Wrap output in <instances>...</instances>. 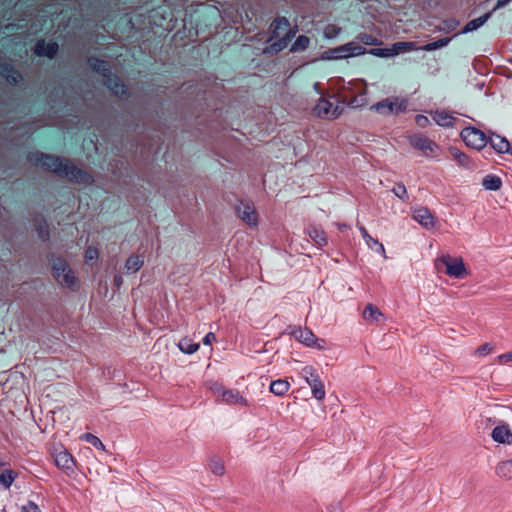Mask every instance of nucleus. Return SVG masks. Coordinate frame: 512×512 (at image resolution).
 Masks as SVG:
<instances>
[{
	"mask_svg": "<svg viewBox=\"0 0 512 512\" xmlns=\"http://www.w3.org/2000/svg\"><path fill=\"white\" fill-rule=\"evenodd\" d=\"M209 389L213 392V394L220 400L223 396V392H225V388L222 387L218 383H211L209 385Z\"/></svg>",
	"mask_w": 512,
	"mask_h": 512,
	"instance_id": "c03bdc74",
	"label": "nucleus"
},
{
	"mask_svg": "<svg viewBox=\"0 0 512 512\" xmlns=\"http://www.w3.org/2000/svg\"><path fill=\"white\" fill-rule=\"evenodd\" d=\"M360 232H361V235L364 238L367 246H369V247L377 246V252L379 254H381L383 256V258L387 257L386 256L385 248H384L382 243H380L377 239H375L372 236H370L369 233L367 232V230L364 227L360 228Z\"/></svg>",
	"mask_w": 512,
	"mask_h": 512,
	"instance_id": "cd10ccee",
	"label": "nucleus"
},
{
	"mask_svg": "<svg viewBox=\"0 0 512 512\" xmlns=\"http://www.w3.org/2000/svg\"><path fill=\"white\" fill-rule=\"evenodd\" d=\"M452 155L460 164H462V165L468 164V157L464 153L455 150V151H452Z\"/></svg>",
	"mask_w": 512,
	"mask_h": 512,
	"instance_id": "de8ad7c7",
	"label": "nucleus"
},
{
	"mask_svg": "<svg viewBox=\"0 0 512 512\" xmlns=\"http://www.w3.org/2000/svg\"><path fill=\"white\" fill-rule=\"evenodd\" d=\"M98 256H99V252H98V249L95 247L90 246L85 250L84 257H85V261L87 263L96 261L98 259Z\"/></svg>",
	"mask_w": 512,
	"mask_h": 512,
	"instance_id": "79ce46f5",
	"label": "nucleus"
},
{
	"mask_svg": "<svg viewBox=\"0 0 512 512\" xmlns=\"http://www.w3.org/2000/svg\"><path fill=\"white\" fill-rule=\"evenodd\" d=\"M482 185L487 190L497 191L502 186V180L498 176L487 175L483 178Z\"/></svg>",
	"mask_w": 512,
	"mask_h": 512,
	"instance_id": "7c9ffc66",
	"label": "nucleus"
},
{
	"mask_svg": "<svg viewBox=\"0 0 512 512\" xmlns=\"http://www.w3.org/2000/svg\"><path fill=\"white\" fill-rule=\"evenodd\" d=\"M58 49V45L54 42L40 41L35 46V53L39 56H46L52 58Z\"/></svg>",
	"mask_w": 512,
	"mask_h": 512,
	"instance_id": "412c9836",
	"label": "nucleus"
},
{
	"mask_svg": "<svg viewBox=\"0 0 512 512\" xmlns=\"http://www.w3.org/2000/svg\"><path fill=\"white\" fill-rule=\"evenodd\" d=\"M308 235L319 246L325 245L327 243L324 231L317 227H310L308 229Z\"/></svg>",
	"mask_w": 512,
	"mask_h": 512,
	"instance_id": "473e14b6",
	"label": "nucleus"
},
{
	"mask_svg": "<svg viewBox=\"0 0 512 512\" xmlns=\"http://www.w3.org/2000/svg\"><path fill=\"white\" fill-rule=\"evenodd\" d=\"M51 273L53 279L60 287L71 291L79 289L80 280L76 272L63 258L58 257L52 260Z\"/></svg>",
	"mask_w": 512,
	"mask_h": 512,
	"instance_id": "7ed1b4c3",
	"label": "nucleus"
},
{
	"mask_svg": "<svg viewBox=\"0 0 512 512\" xmlns=\"http://www.w3.org/2000/svg\"><path fill=\"white\" fill-rule=\"evenodd\" d=\"M430 115H431L432 119L439 126H442V127H451V126H453V124L455 122V118L450 113H448L447 111H444V110H436V111L430 112Z\"/></svg>",
	"mask_w": 512,
	"mask_h": 512,
	"instance_id": "aec40b11",
	"label": "nucleus"
},
{
	"mask_svg": "<svg viewBox=\"0 0 512 512\" xmlns=\"http://www.w3.org/2000/svg\"><path fill=\"white\" fill-rule=\"evenodd\" d=\"M495 349V345L492 343H483L474 350V356L478 358H484L490 355Z\"/></svg>",
	"mask_w": 512,
	"mask_h": 512,
	"instance_id": "e433bc0d",
	"label": "nucleus"
},
{
	"mask_svg": "<svg viewBox=\"0 0 512 512\" xmlns=\"http://www.w3.org/2000/svg\"><path fill=\"white\" fill-rule=\"evenodd\" d=\"M208 469L216 477H224L226 474V466L224 460L216 455L209 457Z\"/></svg>",
	"mask_w": 512,
	"mask_h": 512,
	"instance_id": "6ab92c4d",
	"label": "nucleus"
},
{
	"mask_svg": "<svg viewBox=\"0 0 512 512\" xmlns=\"http://www.w3.org/2000/svg\"><path fill=\"white\" fill-rule=\"evenodd\" d=\"M393 193L402 200H405L407 198V190L403 184H397L393 188Z\"/></svg>",
	"mask_w": 512,
	"mask_h": 512,
	"instance_id": "37998d69",
	"label": "nucleus"
},
{
	"mask_svg": "<svg viewBox=\"0 0 512 512\" xmlns=\"http://www.w3.org/2000/svg\"><path fill=\"white\" fill-rule=\"evenodd\" d=\"M407 108V100L401 97H388L371 106V110L381 115L398 114Z\"/></svg>",
	"mask_w": 512,
	"mask_h": 512,
	"instance_id": "0eeeda50",
	"label": "nucleus"
},
{
	"mask_svg": "<svg viewBox=\"0 0 512 512\" xmlns=\"http://www.w3.org/2000/svg\"><path fill=\"white\" fill-rule=\"evenodd\" d=\"M106 84L109 89L117 96H122L126 93L125 86L117 77H109Z\"/></svg>",
	"mask_w": 512,
	"mask_h": 512,
	"instance_id": "2f4dec72",
	"label": "nucleus"
},
{
	"mask_svg": "<svg viewBox=\"0 0 512 512\" xmlns=\"http://www.w3.org/2000/svg\"><path fill=\"white\" fill-rule=\"evenodd\" d=\"M331 90L335 91L337 95L342 99L343 102L348 98V93L353 92L354 86H348V82H345L342 78H335L329 81Z\"/></svg>",
	"mask_w": 512,
	"mask_h": 512,
	"instance_id": "f3484780",
	"label": "nucleus"
},
{
	"mask_svg": "<svg viewBox=\"0 0 512 512\" xmlns=\"http://www.w3.org/2000/svg\"><path fill=\"white\" fill-rule=\"evenodd\" d=\"M415 121H416L417 125L421 128L427 127L430 123L429 118L424 115H417L415 117Z\"/></svg>",
	"mask_w": 512,
	"mask_h": 512,
	"instance_id": "09e8293b",
	"label": "nucleus"
},
{
	"mask_svg": "<svg viewBox=\"0 0 512 512\" xmlns=\"http://www.w3.org/2000/svg\"><path fill=\"white\" fill-rule=\"evenodd\" d=\"M511 0H498L497 1V4L495 6V8L493 9V11L499 9V8H502L504 7L505 5H507Z\"/></svg>",
	"mask_w": 512,
	"mask_h": 512,
	"instance_id": "3c124183",
	"label": "nucleus"
},
{
	"mask_svg": "<svg viewBox=\"0 0 512 512\" xmlns=\"http://www.w3.org/2000/svg\"><path fill=\"white\" fill-rule=\"evenodd\" d=\"M291 335L303 345L319 351L326 350L327 342L322 338H318L311 330L296 327L291 331Z\"/></svg>",
	"mask_w": 512,
	"mask_h": 512,
	"instance_id": "6e6552de",
	"label": "nucleus"
},
{
	"mask_svg": "<svg viewBox=\"0 0 512 512\" xmlns=\"http://www.w3.org/2000/svg\"><path fill=\"white\" fill-rule=\"evenodd\" d=\"M492 12H488L476 19H473L471 21H469L465 27L463 28V31L462 33H468V32H472V31H475L477 30L478 28H480L481 26H483L487 21L488 19L491 17L492 15Z\"/></svg>",
	"mask_w": 512,
	"mask_h": 512,
	"instance_id": "bb28decb",
	"label": "nucleus"
},
{
	"mask_svg": "<svg viewBox=\"0 0 512 512\" xmlns=\"http://www.w3.org/2000/svg\"><path fill=\"white\" fill-rule=\"evenodd\" d=\"M236 212L238 217L250 228H256L258 226V213L255 206L252 203H240Z\"/></svg>",
	"mask_w": 512,
	"mask_h": 512,
	"instance_id": "ddd939ff",
	"label": "nucleus"
},
{
	"mask_svg": "<svg viewBox=\"0 0 512 512\" xmlns=\"http://www.w3.org/2000/svg\"><path fill=\"white\" fill-rule=\"evenodd\" d=\"M354 41L358 42L363 47L365 45L376 46V45H380V43H381L376 37H374L370 34H367V33L358 34Z\"/></svg>",
	"mask_w": 512,
	"mask_h": 512,
	"instance_id": "72a5a7b5",
	"label": "nucleus"
},
{
	"mask_svg": "<svg viewBox=\"0 0 512 512\" xmlns=\"http://www.w3.org/2000/svg\"><path fill=\"white\" fill-rule=\"evenodd\" d=\"M342 27L336 23H329L323 28V36L325 39L332 40L338 38L342 34Z\"/></svg>",
	"mask_w": 512,
	"mask_h": 512,
	"instance_id": "c756f323",
	"label": "nucleus"
},
{
	"mask_svg": "<svg viewBox=\"0 0 512 512\" xmlns=\"http://www.w3.org/2000/svg\"><path fill=\"white\" fill-rule=\"evenodd\" d=\"M220 400L231 405L248 406V401L235 389H226Z\"/></svg>",
	"mask_w": 512,
	"mask_h": 512,
	"instance_id": "a211bd4d",
	"label": "nucleus"
},
{
	"mask_svg": "<svg viewBox=\"0 0 512 512\" xmlns=\"http://www.w3.org/2000/svg\"><path fill=\"white\" fill-rule=\"evenodd\" d=\"M178 347L182 352L186 354H192L199 349V344L192 343L188 338H183L180 340Z\"/></svg>",
	"mask_w": 512,
	"mask_h": 512,
	"instance_id": "c9c22d12",
	"label": "nucleus"
},
{
	"mask_svg": "<svg viewBox=\"0 0 512 512\" xmlns=\"http://www.w3.org/2000/svg\"><path fill=\"white\" fill-rule=\"evenodd\" d=\"M496 475L505 480H512V457L500 461L495 468Z\"/></svg>",
	"mask_w": 512,
	"mask_h": 512,
	"instance_id": "b1692460",
	"label": "nucleus"
},
{
	"mask_svg": "<svg viewBox=\"0 0 512 512\" xmlns=\"http://www.w3.org/2000/svg\"><path fill=\"white\" fill-rule=\"evenodd\" d=\"M367 53L380 58H390L395 56L392 46L389 48H373L367 51Z\"/></svg>",
	"mask_w": 512,
	"mask_h": 512,
	"instance_id": "4c0bfd02",
	"label": "nucleus"
},
{
	"mask_svg": "<svg viewBox=\"0 0 512 512\" xmlns=\"http://www.w3.org/2000/svg\"><path fill=\"white\" fill-rule=\"evenodd\" d=\"M113 281H114L115 286L117 288H119L123 283V278L120 275H115Z\"/></svg>",
	"mask_w": 512,
	"mask_h": 512,
	"instance_id": "603ef678",
	"label": "nucleus"
},
{
	"mask_svg": "<svg viewBox=\"0 0 512 512\" xmlns=\"http://www.w3.org/2000/svg\"><path fill=\"white\" fill-rule=\"evenodd\" d=\"M362 86L361 93L352 96L351 98H347L344 103H347L352 108H361L364 107L368 103V99L366 98L367 94V82L363 79H354L348 81V86Z\"/></svg>",
	"mask_w": 512,
	"mask_h": 512,
	"instance_id": "2eb2a0df",
	"label": "nucleus"
},
{
	"mask_svg": "<svg viewBox=\"0 0 512 512\" xmlns=\"http://www.w3.org/2000/svg\"><path fill=\"white\" fill-rule=\"evenodd\" d=\"M22 512H41L38 505H36L34 502H27L25 505L21 507Z\"/></svg>",
	"mask_w": 512,
	"mask_h": 512,
	"instance_id": "49530a36",
	"label": "nucleus"
},
{
	"mask_svg": "<svg viewBox=\"0 0 512 512\" xmlns=\"http://www.w3.org/2000/svg\"><path fill=\"white\" fill-rule=\"evenodd\" d=\"M461 138L468 147L476 150L484 148L487 143V137L481 130L475 127H467L462 130Z\"/></svg>",
	"mask_w": 512,
	"mask_h": 512,
	"instance_id": "1a4fd4ad",
	"label": "nucleus"
},
{
	"mask_svg": "<svg viewBox=\"0 0 512 512\" xmlns=\"http://www.w3.org/2000/svg\"><path fill=\"white\" fill-rule=\"evenodd\" d=\"M310 44V39L307 36L300 35L297 37L295 42L292 45V51H303L308 48Z\"/></svg>",
	"mask_w": 512,
	"mask_h": 512,
	"instance_id": "ea45409f",
	"label": "nucleus"
},
{
	"mask_svg": "<svg viewBox=\"0 0 512 512\" xmlns=\"http://www.w3.org/2000/svg\"><path fill=\"white\" fill-rule=\"evenodd\" d=\"M491 439L496 444L512 446V427L505 421L498 422L491 431Z\"/></svg>",
	"mask_w": 512,
	"mask_h": 512,
	"instance_id": "9b49d317",
	"label": "nucleus"
},
{
	"mask_svg": "<svg viewBox=\"0 0 512 512\" xmlns=\"http://www.w3.org/2000/svg\"><path fill=\"white\" fill-rule=\"evenodd\" d=\"M392 48H393V52H394L395 56L420 49L415 42H409V41L394 43L392 45Z\"/></svg>",
	"mask_w": 512,
	"mask_h": 512,
	"instance_id": "c85d7f7f",
	"label": "nucleus"
},
{
	"mask_svg": "<svg viewBox=\"0 0 512 512\" xmlns=\"http://www.w3.org/2000/svg\"><path fill=\"white\" fill-rule=\"evenodd\" d=\"M313 112L316 116L324 119H336L338 118L342 110L338 106H333V104L327 99L320 98L313 109Z\"/></svg>",
	"mask_w": 512,
	"mask_h": 512,
	"instance_id": "f8f14e48",
	"label": "nucleus"
},
{
	"mask_svg": "<svg viewBox=\"0 0 512 512\" xmlns=\"http://www.w3.org/2000/svg\"><path fill=\"white\" fill-rule=\"evenodd\" d=\"M510 147H511V149L509 150V153L512 155V142H511Z\"/></svg>",
	"mask_w": 512,
	"mask_h": 512,
	"instance_id": "6e6d98bb",
	"label": "nucleus"
},
{
	"mask_svg": "<svg viewBox=\"0 0 512 512\" xmlns=\"http://www.w3.org/2000/svg\"><path fill=\"white\" fill-rule=\"evenodd\" d=\"M17 473L11 469H5L0 474V485L9 488L14 482Z\"/></svg>",
	"mask_w": 512,
	"mask_h": 512,
	"instance_id": "f704fd0d",
	"label": "nucleus"
},
{
	"mask_svg": "<svg viewBox=\"0 0 512 512\" xmlns=\"http://www.w3.org/2000/svg\"><path fill=\"white\" fill-rule=\"evenodd\" d=\"M361 89H362V86H361V85H359L358 87H353V92H354V91H357V92H358V94H359V93H361Z\"/></svg>",
	"mask_w": 512,
	"mask_h": 512,
	"instance_id": "864d4df0",
	"label": "nucleus"
},
{
	"mask_svg": "<svg viewBox=\"0 0 512 512\" xmlns=\"http://www.w3.org/2000/svg\"><path fill=\"white\" fill-rule=\"evenodd\" d=\"M144 265V258L138 254L130 255L125 262L126 273H136Z\"/></svg>",
	"mask_w": 512,
	"mask_h": 512,
	"instance_id": "a878e982",
	"label": "nucleus"
},
{
	"mask_svg": "<svg viewBox=\"0 0 512 512\" xmlns=\"http://www.w3.org/2000/svg\"><path fill=\"white\" fill-rule=\"evenodd\" d=\"M319 85H320L319 83H315V84H314V89H315L318 93H320V91H319Z\"/></svg>",
	"mask_w": 512,
	"mask_h": 512,
	"instance_id": "5fc2aeb1",
	"label": "nucleus"
},
{
	"mask_svg": "<svg viewBox=\"0 0 512 512\" xmlns=\"http://www.w3.org/2000/svg\"><path fill=\"white\" fill-rule=\"evenodd\" d=\"M82 438L87 441L88 443H90L91 445H93L94 447L100 449V450H105V446L104 444L102 443V441L95 435L91 434V433H86L82 436Z\"/></svg>",
	"mask_w": 512,
	"mask_h": 512,
	"instance_id": "a19ab883",
	"label": "nucleus"
},
{
	"mask_svg": "<svg viewBox=\"0 0 512 512\" xmlns=\"http://www.w3.org/2000/svg\"><path fill=\"white\" fill-rule=\"evenodd\" d=\"M305 382L310 387L312 397L318 402L326 398V386L320 374L312 366H306L302 370Z\"/></svg>",
	"mask_w": 512,
	"mask_h": 512,
	"instance_id": "423d86ee",
	"label": "nucleus"
},
{
	"mask_svg": "<svg viewBox=\"0 0 512 512\" xmlns=\"http://www.w3.org/2000/svg\"><path fill=\"white\" fill-rule=\"evenodd\" d=\"M490 146L498 153H509L511 143L499 135H492L489 139Z\"/></svg>",
	"mask_w": 512,
	"mask_h": 512,
	"instance_id": "5701e85b",
	"label": "nucleus"
},
{
	"mask_svg": "<svg viewBox=\"0 0 512 512\" xmlns=\"http://www.w3.org/2000/svg\"><path fill=\"white\" fill-rule=\"evenodd\" d=\"M510 362H512V350L497 356V363L500 365H505Z\"/></svg>",
	"mask_w": 512,
	"mask_h": 512,
	"instance_id": "a18cd8bd",
	"label": "nucleus"
},
{
	"mask_svg": "<svg viewBox=\"0 0 512 512\" xmlns=\"http://www.w3.org/2000/svg\"><path fill=\"white\" fill-rule=\"evenodd\" d=\"M273 41L265 50V53H277L287 47L290 40V24L285 18L276 19L271 25Z\"/></svg>",
	"mask_w": 512,
	"mask_h": 512,
	"instance_id": "39448f33",
	"label": "nucleus"
},
{
	"mask_svg": "<svg viewBox=\"0 0 512 512\" xmlns=\"http://www.w3.org/2000/svg\"><path fill=\"white\" fill-rule=\"evenodd\" d=\"M363 318L368 323L375 324L381 322L384 315L376 306L368 304L363 311Z\"/></svg>",
	"mask_w": 512,
	"mask_h": 512,
	"instance_id": "4be33fe9",
	"label": "nucleus"
},
{
	"mask_svg": "<svg viewBox=\"0 0 512 512\" xmlns=\"http://www.w3.org/2000/svg\"><path fill=\"white\" fill-rule=\"evenodd\" d=\"M366 53L367 49L358 42L349 41L323 51L314 61H339L362 56Z\"/></svg>",
	"mask_w": 512,
	"mask_h": 512,
	"instance_id": "20e7f679",
	"label": "nucleus"
},
{
	"mask_svg": "<svg viewBox=\"0 0 512 512\" xmlns=\"http://www.w3.org/2000/svg\"><path fill=\"white\" fill-rule=\"evenodd\" d=\"M409 142L411 146L422 151L427 157H437L439 155L440 147L427 137L415 135L410 138Z\"/></svg>",
	"mask_w": 512,
	"mask_h": 512,
	"instance_id": "9d476101",
	"label": "nucleus"
},
{
	"mask_svg": "<svg viewBox=\"0 0 512 512\" xmlns=\"http://www.w3.org/2000/svg\"><path fill=\"white\" fill-rule=\"evenodd\" d=\"M413 219L426 229H433L436 226L434 215L425 207L415 209Z\"/></svg>",
	"mask_w": 512,
	"mask_h": 512,
	"instance_id": "dca6fc26",
	"label": "nucleus"
},
{
	"mask_svg": "<svg viewBox=\"0 0 512 512\" xmlns=\"http://www.w3.org/2000/svg\"><path fill=\"white\" fill-rule=\"evenodd\" d=\"M30 161L37 166L65 177L71 182L79 184H90L93 182L90 173L77 167L68 159L37 152L30 157Z\"/></svg>",
	"mask_w": 512,
	"mask_h": 512,
	"instance_id": "f257e3e1",
	"label": "nucleus"
},
{
	"mask_svg": "<svg viewBox=\"0 0 512 512\" xmlns=\"http://www.w3.org/2000/svg\"><path fill=\"white\" fill-rule=\"evenodd\" d=\"M215 341H216V336L212 332H209L208 334H206V336L203 339V343L205 345H211Z\"/></svg>",
	"mask_w": 512,
	"mask_h": 512,
	"instance_id": "8fccbe9b",
	"label": "nucleus"
},
{
	"mask_svg": "<svg viewBox=\"0 0 512 512\" xmlns=\"http://www.w3.org/2000/svg\"><path fill=\"white\" fill-rule=\"evenodd\" d=\"M291 384L286 379H277L271 382L269 390L275 396H284L290 390Z\"/></svg>",
	"mask_w": 512,
	"mask_h": 512,
	"instance_id": "393cba45",
	"label": "nucleus"
},
{
	"mask_svg": "<svg viewBox=\"0 0 512 512\" xmlns=\"http://www.w3.org/2000/svg\"><path fill=\"white\" fill-rule=\"evenodd\" d=\"M339 227L340 229H343L344 227H346V225H340Z\"/></svg>",
	"mask_w": 512,
	"mask_h": 512,
	"instance_id": "4d7b16f0",
	"label": "nucleus"
},
{
	"mask_svg": "<svg viewBox=\"0 0 512 512\" xmlns=\"http://www.w3.org/2000/svg\"><path fill=\"white\" fill-rule=\"evenodd\" d=\"M54 462L56 466L67 474L74 472L75 460L73 456L64 448L55 449L53 452Z\"/></svg>",
	"mask_w": 512,
	"mask_h": 512,
	"instance_id": "4468645a",
	"label": "nucleus"
},
{
	"mask_svg": "<svg viewBox=\"0 0 512 512\" xmlns=\"http://www.w3.org/2000/svg\"><path fill=\"white\" fill-rule=\"evenodd\" d=\"M450 40H451V38H442L435 42L428 43V44L424 45L423 47H419V48L424 51H433V50L447 46L448 43L450 42Z\"/></svg>",
	"mask_w": 512,
	"mask_h": 512,
	"instance_id": "58836bf2",
	"label": "nucleus"
},
{
	"mask_svg": "<svg viewBox=\"0 0 512 512\" xmlns=\"http://www.w3.org/2000/svg\"><path fill=\"white\" fill-rule=\"evenodd\" d=\"M436 270L452 280L462 281L471 276V270L461 256L443 254L435 260Z\"/></svg>",
	"mask_w": 512,
	"mask_h": 512,
	"instance_id": "f03ea898",
	"label": "nucleus"
}]
</instances>
